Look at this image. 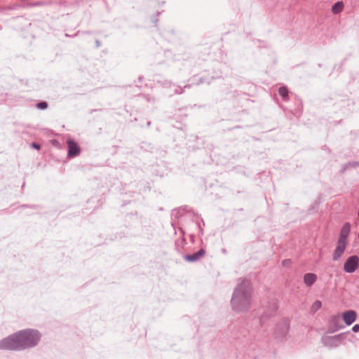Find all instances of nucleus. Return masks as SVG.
I'll use <instances>...</instances> for the list:
<instances>
[{"label":"nucleus","instance_id":"obj_20","mask_svg":"<svg viewBox=\"0 0 359 359\" xmlns=\"http://www.w3.org/2000/svg\"><path fill=\"white\" fill-rule=\"evenodd\" d=\"M32 147H33V148H34V149H40V147H41V146H40V144H37V143L33 142V143L32 144Z\"/></svg>","mask_w":359,"mask_h":359},{"label":"nucleus","instance_id":"obj_14","mask_svg":"<svg viewBox=\"0 0 359 359\" xmlns=\"http://www.w3.org/2000/svg\"><path fill=\"white\" fill-rule=\"evenodd\" d=\"M321 306H322L321 302L319 300H316V302H314V303L313 304V305L311 306V311L313 312H316L318 309H320Z\"/></svg>","mask_w":359,"mask_h":359},{"label":"nucleus","instance_id":"obj_15","mask_svg":"<svg viewBox=\"0 0 359 359\" xmlns=\"http://www.w3.org/2000/svg\"><path fill=\"white\" fill-rule=\"evenodd\" d=\"M278 306L277 303L275 302H272L271 304V311L270 315L274 314L276 312V311L278 310Z\"/></svg>","mask_w":359,"mask_h":359},{"label":"nucleus","instance_id":"obj_22","mask_svg":"<svg viewBox=\"0 0 359 359\" xmlns=\"http://www.w3.org/2000/svg\"><path fill=\"white\" fill-rule=\"evenodd\" d=\"M337 318H338V317L337 316H334V317H333L332 320H335Z\"/></svg>","mask_w":359,"mask_h":359},{"label":"nucleus","instance_id":"obj_16","mask_svg":"<svg viewBox=\"0 0 359 359\" xmlns=\"http://www.w3.org/2000/svg\"><path fill=\"white\" fill-rule=\"evenodd\" d=\"M37 107L40 109H45L48 107V104L46 102H41L37 104Z\"/></svg>","mask_w":359,"mask_h":359},{"label":"nucleus","instance_id":"obj_10","mask_svg":"<svg viewBox=\"0 0 359 359\" xmlns=\"http://www.w3.org/2000/svg\"><path fill=\"white\" fill-rule=\"evenodd\" d=\"M205 251L203 249L199 250L198 252L192 254V255H187L184 257V259L188 262H196L200 259L202 257L204 256Z\"/></svg>","mask_w":359,"mask_h":359},{"label":"nucleus","instance_id":"obj_3","mask_svg":"<svg viewBox=\"0 0 359 359\" xmlns=\"http://www.w3.org/2000/svg\"><path fill=\"white\" fill-rule=\"evenodd\" d=\"M0 350L20 351L22 350L18 332L8 336L0 341Z\"/></svg>","mask_w":359,"mask_h":359},{"label":"nucleus","instance_id":"obj_7","mask_svg":"<svg viewBox=\"0 0 359 359\" xmlns=\"http://www.w3.org/2000/svg\"><path fill=\"white\" fill-rule=\"evenodd\" d=\"M348 243L337 241V247L332 255V259L337 261L344 254Z\"/></svg>","mask_w":359,"mask_h":359},{"label":"nucleus","instance_id":"obj_13","mask_svg":"<svg viewBox=\"0 0 359 359\" xmlns=\"http://www.w3.org/2000/svg\"><path fill=\"white\" fill-rule=\"evenodd\" d=\"M278 93L284 101L288 100V90L285 86H282L279 88Z\"/></svg>","mask_w":359,"mask_h":359},{"label":"nucleus","instance_id":"obj_9","mask_svg":"<svg viewBox=\"0 0 359 359\" xmlns=\"http://www.w3.org/2000/svg\"><path fill=\"white\" fill-rule=\"evenodd\" d=\"M357 318V313L355 311L349 310L345 311L342 314V318L344 323L347 325H351L353 323H354Z\"/></svg>","mask_w":359,"mask_h":359},{"label":"nucleus","instance_id":"obj_17","mask_svg":"<svg viewBox=\"0 0 359 359\" xmlns=\"http://www.w3.org/2000/svg\"><path fill=\"white\" fill-rule=\"evenodd\" d=\"M283 324L284 325V329L287 331L289 329V322L287 319L283 320Z\"/></svg>","mask_w":359,"mask_h":359},{"label":"nucleus","instance_id":"obj_6","mask_svg":"<svg viewBox=\"0 0 359 359\" xmlns=\"http://www.w3.org/2000/svg\"><path fill=\"white\" fill-rule=\"evenodd\" d=\"M67 145L69 157L72 158L80 154L81 149L79 144L75 141L72 140H69L67 141Z\"/></svg>","mask_w":359,"mask_h":359},{"label":"nucleus","instance_id":"obj_5","mask_svg":"<svg viewBox=\"0 0 359 359\" xmlns=\"http://www.w3.org/2000/svg\"><path fill=\"white\" fill-rule=\"evenodd\" d=\"M359 268V257L351 255L344 262V271L347 273H353Z\"/></svg>","mask_w":359,"mask_h":359},{"label":"nucleus","instance_id":"obj_2","mask_svg":"<svg viewBox=\"0 0 359 359\" xmlns=\"http://www.w3.org/2000/svg\"><path fill=\"white\" fill-rule=\"evenodd\" d=\"M22 350L35 346L41 338V334L36 330H24L18 332Z\"/></svg>","mask_w":359,"mask_h":359},{"label":"nucleus","instance_id":"obj_11","mask_svg":"<svg viewBox=\"0 0 359 359\" xmlns=\"http://www.w3.org/2000/svg\"><path fill=\"white\" fill-rule=\"evenodd\" d=\"M317 280V276L314 273H306L304 276V282L305 285L310 287Z\"/></svg>","mask_w":359,"mask_h":359},{"label":"nucleus","instance_id":"obj_23","mask_svg":"<svg viewBox=\"0 0 359 359\" xmlns=\"http://www.w3.org/2000/svg\"><path fill=\"white\" fill-rule=\"evenodd\" d=\"M196 225L198 226V228H201L198 223L196 224Z\"/></svg>","mask_w":359,"mask_h":359},{"label":"nucleus","instance_id":"obj_12","mask_svg":"<svg viewBox=\"0 0 359 359\" xmlns=\"http://www.w3.org/2000/svg\"><path fill=\"white\" fill-rule=\"evenodd\" d=\"M344 8V4L341 1H338L335 3L332 7V11L334 14L339 13L342 11Z\"/></svg>","mask_w":359,"mask_h":359},{"label":"nucleus","instance_id":"obj_1","mask_svg":"<svg viewBox=\"0 0 359 359\" xmlns=\"http://www.w3.org/2000/svg\"><path fill=\"white\" fill-rule=\"evenodd\" d=\"M238 283L235 288L231 303L233 310L241 312L248 309L251 304L252 285L248 279H238Z\"/></svg>","mask_w":359,"mask_h":359},{"label":"nucleus","instance_id":"obj_4","mask_svg":"<svg viewBox=\"0 0 359 359\" xmlns=\"http://www.w3.org/2000/svg\"><path fill=\"white\" fill-rule=\"evenodd\" d=\"M346 337V333H341L334 336H325L322 338V343L329 348H334L341 345Z\"/></svg>","mask_w":359,"mask_h":359},{"label":"nucleus","instance_id":"obj_19","mask_svg":"<svg viewBox=\"0 0 359 359\" xmlns=\"http://www.w3.org/2000/svg\"><path fill=\"white\" fill-rule=\"evenodd\" d=\"M352 330L354 332H359V324H355L353 327Z\"/></svg>","mask_w":359,"mask_h":359},{"label":"nucleus","instance_id":"obj_8","mask_svg":"<svg viewBox=\"0 0 359 359\" xmlns=\"http://www.w3.org/2000/svg\"><path fill=\"white\" fill-rule=\"evenodd\" d=\"M351 231V225L349 223H346L342 226L341 231L339 237L338 238L337 241L347 243H348V236Z\"/></svg>","mask_w":359,"mask_h":359},{"label":"nucleus","instance_id":"obj_18","mask_svg":"<svg viewBox=\"0 0 359 359\" xmlns=\"http://www.w3.org/2000/svg\"><path fill=\"white\" fill-rule=\"evenodd\" d=\"M42 5H43V3L41 1H37V2L29 4V6H42Z\"/></svg>","mask_w":359,"mask_h":359},{"label":"nucleus","instance_id":"obj_21","mask_svg":"<svg viewBox=\"0 0 359 359\" xmlns=\"http://www.w3.org/2000/svg\"><path fill=\"white\" fill-rule=\"evenodd\" d=\"M290 262V259H285L283 261V265L286 266V264Z\"/></svg>","mask_w":359,"mask_h":359}]
</instances>
